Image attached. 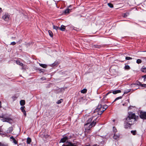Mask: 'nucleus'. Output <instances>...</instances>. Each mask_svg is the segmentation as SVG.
Returning <instances> with one entry per match:
<instances>
[{"label": "nucleus", "instance_id": "obj_1", "mask_svg": "<svg viewBox=\"0 0 146 146\" xmlns=\"http://www.w3.org/2000/svg\"><path fill=\"white\" fill-rule=\"evenodd\" d=\"M136 119V115L134 113L132 112L129 113L127 116L124 119L125 123L124 128L126 129L129 128L133 125Z\"/></svg>", "mask_w": 146, "mask_h": 146}, {"label": "nucleus", "instance_id": "obj_2", "mask_svg": "<svg viewBox=\"0 0 146 146\" xmlns=\"http://www.w3.org/2000/svg\"><path fill=\"white\" fill-rule=\"evenodd\" d=\"M93 118V117H90L87 121L86 123L84 125V128L86 131H88L90 130L91 128L94 127L96 123L99 120L98 118H96L92 122Z\"/></svg>", "mask_w": 146, "mask_h": 146}, {"label": "nucleus", "instance_id": "obj_3", "mask_svg": "<svg viewBox=\"0 0 146 146\" xmlns=\"http://www.w3.org/2000/svg\"><path fill=\"white\" fill-rule=\"evenodd\" d=\"M108 108V106L106 105L102 106L101 104H99L96 109H95L94 112H98V114L100 115Z\"/></svg>", "mask_w": 146, "mask_h": 146}, {"label": "nucleus", "instance_id": "obj_4", "mask_svg": "<svg viewBox=\"0 0 146 146\" xmlns=\"http://www.w3.org/2000/svg\"><path fill=\"white\" fill-rule=\"evenodd\" d=\"M63 138H61L60 140V143H64L68 139H71L72 137V135L69 133H68L63 135Z\"/></svg>", "mask_w": 146, "mask_h": 146}, {"label": "nucleus", "instance_id": "obj_5", "mask_svg": "<svg viewBox=\"0 0 146 146\" xmlns=\"http://www.w3.org/2000/svg\"><path fill=\"white\" fill-rule=\"evenodd\" d=\"M0 117L1 118V120L3 122H6L11 123L13 121V119L11 118L6 116L5 115H2Z\"/></svg>", "mask_w": 146, "mask_h": 146}, {"label": "nucleus", "instance_id": "obj_6", "mask_svg": "<svg viewBox=\"0 0 146 146\" xmlns=\"http://www.w3.org/2000/svg\"><path fill=\"white\" fill-rule=\"evenodd\" d=\"M139 116L143 120H146V111H141L139 112Z\"/></svg>", "mask_w": 146, "mask_h": 146}, {"label": "nucleus", "instance_id": "obj_7", "mask_svg": "<svg viewBox=\"0 0 146 146\" xmlns=\"http://www.w3.org/2000/svg\"><path fill=\"white\" fill-rule=\"evenodd\" d=\"M10 17V15L8 13H5L3 14L2 18L5 21H8Z\"/></svg>", "mask_w": 146, "mask_h": 146}, {"label": "nucleus", "instance_id": "obj_8", "mask_svg": "<svg viewBox=\"0 0 146 146\" xmlns=\"http://www.w3.org/2000/svg\"><path fill=\"white\" fill-rule=\"evenodd\" d=\"M134 84L136 85H137L139 86H140L141 87L146 88V84H142L141 83L138 81H136L135 83Z\"/></svg>", "mask_w": 146, "mask_h": 146}, {"label": "nucleus", "instance_id": "obj_9", "mask_svg": "<svg viewBox=\"0 0 146 146\" xmlns=\"http://www.w3.org/2000/svg\"><path fill=\"white\" fill-rule=\"evenodd\" d=\"M62 146H77L76 145L72 143L68 142L65 144H63Z\"/></svg>", "mask_w": 146, "mask_h": 146}, {"label": "nucleus", "instance_id": "obj_10", "mask_svg": "<svg viewBox=\"0 0 146 146\" xmlns=\"http://www.w3.org/2000/svg\"><path fill=\"white\" fill-rule=\"evenodd\" d=\"M120 136V135L118 133H114L113 138L115 139H118Z\"/></svg>", "mask_w": 146, "mask_h": 146}, {"label": "nucleus", "instance_id": "obj_11", "mask_svg": "<svg viewBox=\"0 0 146 146\" xmlns=\"http://www.w3.org/2000/svg\"><path fill=\"white\" fill-rule=\"evenodd\" d=\"M25 107L24 106H22L21 108L20 109H21V110L22 111V112L23 113L24 115L25 116H26V115H27V114H26V112L25 110Z\"/></svg>", "mask_w": 146, "mask_h": 146}, {"label": "nucleus", "instance_id": "obj_12", "mask_svg": "<svg viewBox=\"0 0 146 146\" xmlns=\"http://www.w3.org/2000/svg\"><path fill=\"white\" fill-rule=\"evenodd\" d=\"M10 141H12L13 143H14L15 144H16L17 143V141L13 137L11 136L10 137Z\"/></svg>", "mask_w": 146, "mask_h": 146}, {"label": "nucleus", "instance_id": "obj_13", "mask_svg": "<svg viewBox=\"0 0 146 146\" xmlns=\"http://www.w3.org/2000/svg\"><path fill=\"white\" fill-rule=\"evenodd\" d=\"M79 102H84L86 101V98L85 97H82L80 98L79 99Z\"/></svg>", "mask_w": 146, "mask_h": 146}, {"label": "nucleus", "instance_id": "obj_14", "mask_svg": "<svg viewBox=\"0 0 146 146\" xmlns=\"http://www.w3.org/2000/svg\"><path fill=\"white\" fill-rule=\"evenodd\" d=\"M92 47L93 48H100L102 47V46L101 45H92Z\"/></svg>", "mask_w": 146, "mask_h": 146}, {"label": "nucleus", "instance_id": "obj_15", "mask_svg": "<svg viewBox=\"0 0 146 146\" xmlns=\"http://www.w3.org/2000/svg\"><path fill=\"white\" fill-rule=\"evenodd\" d=\"M58 64V61H55L54 63L53 64H51L50 65L51 67H54L56 66H57Z\"/></svg>", "mask_w": 146, "mask_h": 146}, {"label": "nucleus", "instance_id": "obj_16", "mask_svg": "<svg viewBox=\"0 0 146 146\" xmlns=\"http://www.w3.org/2000/svg\"><path fill=\"white\" fill-rule=\"evenodd\" d=\"M65 28H66V27L65 26H64L63 25H61L60 27H59V29L60 30H61L62 31H65Z\"/></svg>", "mask_w": 146, "mask_h": 146}, {"label": "nucleus", "instance_id": "obj_17", "mask_svg": "<svg viewBox=\"0 0 146 146\" xmlns=\"http://www.w3.org/2000/svg\"><path fill=\"white\" fill-rule=\"evenodd\" d=\"M121 92L120 90H114L112 91V93L113 94H116L117 93H121Z\"/></svg>", "mask_w": 146, "mask_h": 146}, {"label": "nucleus", "instance_id": "obj_18", "mask_svg": "<svg viewBox=\"0 0 146 146\" xmlns=\"http://www.w3.org/2000/svg\"><path fill=\"white\" fill-rule=\"evenodd\" d=\"M39 65L44 68H46L47 67V65L45 64H42L39 63Z\"/></svg>", "mask_w": 146, "mask_h": 146}, {"label": "nucleus", "instance_id": "obj_19", "mask_svg": "<svg viewBox=\"0 0 146 146\" xmlns=\"http://www.w3.org/2000/svg\"><path fill=\"white\" fill-rule=\"evenodd\" d=\"M71 27H73V30L76 31H80V29L79 28L75 27L73 26H71Z\"/></svg>", "mask_w": 146, "mask_h": 146}, {"label": "nucleus", "instance_id": "obj_20", "mask_svg": "<svg viewBox=\"0 0 146 146\" xmlns=\"http://www.w3.org/2000/svg\"><path fill=\"white\" fill-rule=\"evenodd\" d=\"M20 104L21 106H23L25 104V102L24 100H21L20 101Z\"/></svg>", "mask_w": 146, "mask_h": 146}, {"label": "nucleus", "instance_id": "obj_21", "mask_svg": "<svg viewBox=\"0 0 146 146\" xmlns=\"http://www.w3.org/2000/svg\"><path fill=\"white\" fill-rule=\"evenodd\" d=\"M13 127H10L8 129L7 133H11L13 131Z\"/></svg>", "mask_w": 146, "mask_h": 146}, {"label": "nucleus", "instance_id": "obj_22", "mask_svg": "<svg viewBox=\"0 0 146 146\" xmlns=\"http://www.w3.org/2000/svg\"><path fill=\"white\" fill-rule=\"evenodd\" d=\"M70 9L68 8L66 9L64 11V13L65 14H68L70 12Z\"/></svg>", "mask_w": 146, "mask_h": 146}, {"label": "nucleus", "instance_id": "obj_23", "mask_svg": "<svg viewBox=\"0 0 146 146\" xmlns=\"http://www.w3.org/2000/svg\"><path fill=\"white\" fill-rule=\"evenodd\" d=\"M87 90L86 88H84L81 90V92L83 94H85L87 92Z\"/></svg>", "mask_w": 146, "mask_h": 146}, {"label": "nucleus", "instance_id": "obj_24", "mask_svg": "<svg viewBox=\"0 0 146 146\" xmlns=\"http://www.w3.org/2000/svg\"><path fill=\"white\" fill-rule=\"evenodd\" d=\"M48 33L50 36L51 37H52L53 36V34L52 32L50 30H49L48 31Z\"/></svg>", "mask_w": 146, "mask_h": 146}, {"label": "nucleus", "instance_id": "obj_25", "mask_svg": "<svg viewBox=\"0 0 146 146\" xmlns=\"http://www.w3.org/2000/svg\"><path fill=\"white\" fill-rule=\"evenodd\" d=\"M16 62L17 64L20 65L21 66H23V63H22L19 60L16 61Z\"/></svg>", "mask_w": 146, "mask_h": 146}, {"label": "nucleus", "instance_id": "obj_26", "mask_svg": "<svg viewBox=\"0 0 146 146\" xmlns=\"http://www.w3.org/2000/svg\"><path fill=\"white\" fill-rule=\"evenodd\" d=\"M53 29H55V30H57L58 29H59V27H58L57 26H55L54 25H53Z\"/></svg>", "mask_w": 146, "mask_h": 146}, {"label": "nucleus", "instance_id": "obj_27", "mask_svg": "<svg viewBox=\"0 0 146 146\" xmlns=\"http://www.w3.org/2000/svg\"><path fill=\"white\" fill-rule=\"evenodd\" d=\"M125 70H129L130 69V66L128 65H126L124 67Z\"/></svg>", "mask_w": 146, "mask_h": 146}, {"label": "nucleus", "instance_id": "obj_28", "mask_svg": "<svg viewBox=\"0 0 146 146\" xmlns=\"http://www.w3.org/2000/svg\"><path fill=\"white\" fill-rule=\"evenodd\" d=\"M63 101V100L62 99H60V100H58L57 102H56V103L57 104H59L61 103Z\"/></svg>", "mask_w": 146, "mask_h": 146}, {"label": "nucleus", "instance_id": "obj_29", "mask_svg": "<svg viewBox=\"0 0 146 146\" xmlns=\"http://www.w3.org/2000/svg\"><path fill=\"white\" fill-rule=\"evenodd\" d=\"M113 131L114 133H116L117 130L115 127H113Z\"/></svg>", "mask_w": 146, "mask_h": 146}, {"label": "nucleus", "instance_id": "obj_30", "mask_svg": "<svg viewBox=\"0 0 146 146\" xmlns=\"http://www.w3.org/2000/svg\"><path fill=\"white\" fill-rule=\"evenodd\" d=\"M131 132L133 135H135L136 134V130H132Z\"/></svg>", "mask_w": 146, "mask_h": 146}, {"label": "nucleus", "instance_id": "obj_31", "mask_svg": "<svg viewBox=\"0 0 146 146\" xmlns=\"http://www.w3.org/2000/svg\"><path fill=\"white\" fill-rule=\"evenodd\" d=\"M141 71L144 72H146V68H142L141 69Z\"/></svg>", "mask_w": 146, "mask_h": 146}, {"label": "nucleus", "instance_id": "obj_32", "mask_svg": "<svg viewBox=\"0 0 146 146\" xmlns=\"http://www.w3.org/2000/svg\"><path fill=\"white\" fill-rule=\"evenodd\" d=\"M122 98V96H119V97H118L115 99L113 101V102H115V101L117 100H118L119 99H121Z\"/></svg>", "mask_w": 146, "mask_h": 146}, {"label": "nucleus", "instance_id": "obj_33", "mask_svg": "<svg viewBox=\"0 0 146 146\" xmlns=\"http://www.w3.org/2000/svg\"><path fill=\"white\" fill-rule=\"evenodd\" d=\"M108 5L110 8H113V5L112 3H108Z\"/></svg>", "mask_w": 146, "mask_h": 146}, {"label": "nucleus", "instance_id": "obj_34", "mask_svg": "<svg viewBox=\"0 0 146 146\" xmlns=\"http://www.w3.org/2000/svg\"><path fill=\"white\" fill-rule=\"evenodd\" d=\"M141 60L140 59H138L136 61V62L138 64L141 63Z\"/></svg>", "mask_w": 146, "mask_h": 146}, {"label": "nucleus", "instance_id": "obj_35", "mask_svg": "<svg viewBox=\"0 0 146 146\" xmlns=\"http://www.w3.org/2000/svg\"><path fill=\"white\" fill-rule=\"evenodd\" d=\"M130 91V89L124 92V94H127Z\"/></svg>", "mask_w": 146, "mask_h": 146}, {"label": "nucleus", "instance_id": "obj_36", "mask_svg": "<svg viewBox=\"0 0 146 146\" xmlns=\"http://www.w3.org/2000/svg\"><path fill=\"white\" fill-rule=\"evenodd\" d=\"M31 141V138L29 137H28V144H29Z\"/></svg>", "mask_w": 146, "mask_h": 146}, {"label": "nucleus", "instance_id": "obj_37", "mask_svg": "<svg viewBox=\"0 0 146 146\" xmlns=\"http://www.w3.org/2000/svg\"><path fill=\"white\" fill-rule=\"evenodd\" d=\"M132 59V58L131 57L127 56L125 57V59L127 60H131Z\"/></svg>", "mask_w": 146, "mask_h": 146}, {"label": "nucleus", "instance_id": "obj_38", "mask_svg": "<svg viewBox=\"0 0 146 146\" xmlns=\"http://www.w3.org/2000/svg\"><path fill=\"white\" fill-rule=\"evenodd\" d=\"M112 92L111 91H110L108 92V93H107L105 95V96H107L109 94L111 93Z\"/></svg>", "mask_w": 146, "mask_h": 146}, {"label": "nucleus", "instance_id": "obj_39", "mask_svg": "<svg viewBox=\"0 0 146 146\" xmlns=\"http://www.w3.org/2000/svg\"><path fill=\"white\" fill-rule=\"evenodd\" d=\"M142 78H144V81H146V75H145L142 76Z\"/></svg>", "mask_w": 146, "mask_h": 146}, {"label": "nucleus", "instance_id": "obj_40", "mask_svg": "<svg viewBox=\"0 0 146 146\" xmlns=\"http://www.w3.org/2000/svg\"><path fill=\"white\" fill-rule=\"evenodd\" d=\"M16 44V43L15 42H13L11 43L10 45H15Z\"/></svg>", "mask_w": 146, "mask_h": 146}, {"label": "nucleus", "instance_id": "obj_41", "mask_svg": "<svg viewBox=\"0 0 146 146\" xmlns=\"http://www.w3.org/2000/svg\"><path fill=\"white\" fill-rule=\"evenodd\" d=\"M0 146H7L6 145L4 144L3 143H1Z\"/></svg>", "mask_w": 146, "mask_h": 146}, {"label": "nucleus", "instance_id": "obj_42", "mask_svg": "<svg viewBox=\"0 0 146 146\" xmlns=\"http://www.w3.org/2000/svg\"><path fill=\"white\" fill-rule=\"evenodd\" d=\"M93 146H99L97 144H94L93 145Z\"/></svg>", "mask_w": 146, "mask_h": 146}, {"label": "nucleus", "instance_id": "obj_43", "mask_svg": "<svg viewBox=\"0 0 146 146\" xmlns=\"http://www.w3.org/2000/svg\"><path fill=\"white\" fill-rule=\"evenodd\" d=\"M2 12V9L0 8V13H1Z\"/></svg>", "mask_w": 146, "mask_h": 146}, {"label": "nucleus", "instance_id": "obj_44", "mask_svg": "<svg viewBox=\"0 0 146 146\" xmlns=\"http://www.w3.org/2000/svg\"><path fill=\"white\" fill-rule=\"evenodd\" d=\"M1 107V102L0 101V108Z\"/></svg>", "mask_w": 146, "mask_h": 146}, {"label": "nucleus", "instance_id": "obj_45", "mask_svg": "<svg viewBox=\"0 0 146 146\" xmlns=\"http://www.w3.org/2000/svg\"><path fill=\"white\" fill-rule=\"evenodd\" d=\"M70 28L72 30H73V27H71V26H70Z\"/></svg>", "mask_w": 146, "mask_h": 146}, {"label": "nucleus", "instance_id": "obj_46", "mask_svg": "<svg viewBox=\"0 0 146 146\" xmlns=\"http://www.w3.org/2000/svg\"><path fill=\"white\" fill-rule=\"evenodd\" d=\"M26 142L27 143V138L26 139Z\"/></svg>", "mask_w": 146, "mask_h": 146}, {"label": "nucleus", "instance_id": "obj_47", "mask_svg": "<svg viewBox=\"0 0 146 146\" xmlns=\"http://www.w3.org/2000/svg\"><path fill=\"white\" fill-rule=\"evenodd\" d=\"M55 4L56 5V6H57V3L56 2H55Z\"/></svg>", "mask_w": 146, "mask_h": 146}, {"label": "nucleus", "instance_id": "obj_48", "mask_svg": "<svg viewBox=\"0 0 146 146\" xmlns=\"http://www.w3.org/2000/svg\"><path fill=\"white\" fill-rule=\"evenodd\" d=\"M85 146H90V145H86Z\"/></svg>", "mask_w": 146, "mask_h": 146}, {"label": "nucleus", "instance_id": "obj_49", "mask_svg": "<svg viewBox=\"0 0 146 146\" xmlns=\"http://www.w3.org/2000/svg\"><path fill=\"white\" fill-rule=\"evenodd\" d=\"M115 121V120L114 119H113V121H114V122Z\"/></svg>", "mask_w": 146, "mask_h": 146}, {"label": "nucleus", "instance_id": "obj_50", "mask_svg": "<svg viewBox=\"0 0 146 146\" xmlns=\"http://www.w3.org/2000/svg\"><path fill=\"white\" fill-rule=\"evenodd\" d=\"M123 106H124V104H123Z\"/></svg>", "mask_w": 146, "mask_h": 146}]
</instances>
